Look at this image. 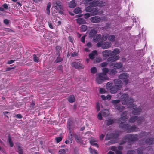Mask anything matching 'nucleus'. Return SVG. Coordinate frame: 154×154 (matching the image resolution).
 <instances>
[{
    "label": "nucleus",
    "mask_w": 154,
    "mask_h": 154,
    "mask_svg": "<svg viewBox=\"0 0 154 154\" xmlns=\"http://www.w3.org/2000/svg\"><path fill=\"white\" fill-rule=\"evenodd\" d=\"M119 128L126 131L128 133L135 132L139 129V128L135 125L130 126L129 124L124 123H120L119 125Z\"/></svg>",
    "instance_id": "nucleus-1"
},
{
    "label": "nucleus",
    "mask_w": 154,
    "mask_h": 154,
    "mask_svg": "<svg viewBox=\"0 0 154 154\" xmlns=\"http://www.w3.org/2000/svg\"><path fill=\"white\" fill-rule=\"evenodd\" d=\"M121 103L123 105H127L134 102V100L132 97H129L128 94H123L121 96Z\"/></svg>",
    "instance_id": "nucleus-2"
},
{
    "label": "nucleus",
    "mask_w": 154,
    "mask_h": 154,
    "mask_svg": "<svg viewBox=\"0 0 154 154\" xmlns=\"http://www.w3.org/2000/svg\"><path fill=\"white\" fill-rule=\"evenodd\" d=\"M127 135L128 139L127 144L129 146L133 145L138 139V135L137 134H130Z\"/></svg>",
    "instance_id": "nucleus-3"
},
{
    "label": "nucleus",
    "mask_w": 154,
    "mask_h": 154,
    "mask_svg": "<svg viewBox=\"0 0 154 154\" xmlns=\"http://www.w3.org/2000/svg\"><path fill=\"white\" fill-rule=\"evenodd\" d=\"M106 75L101 73L98 74V77L96 79V81L98 84H101L103 81L108 79Z\"/></svg>",
    "instance_id": "nucleus-4"
},
{
    "label": "nucleus",
    "mask_w": 154,
    "mask_h": 154,
    "mask_svg": "<svg viewBox=\"0 0 154 154\" xmlns=\"http://www.w3.org/2000/svg\"><path fill=\"white\" fill-rule=\"evenodd\" d=\"M71 65L75 69H83L84 67V66L80 62H73L71 63Z\"/></svg>",
    "instance_id": "nucleus-5"
},
{
    "label": "nucleus",
    "mask_w": 154,
    "mask_h": 154,
    "mask_svg": "<svg viewBox=\"0 0 154 154\" xmlns=\"http://www.w3.org/2000/svg\"><path fill=\"white\" fill-rule=\"evenodd\" d=\"M107 59V61L109 63H112L118 60L119 58L118 55H113L110 56Z\"/></svg>",
    "instance_id": "nucleus-6"
},
{
    "label": "nucleus",
    "mask_w": 154,
    "mask_h": 154,
    "mask_svg": "<svg viewBox=\"0 0 154 154\" xmlns=\"http://www.w3.org/2000/svg\"><path fill=\"white\" fill-rule=\"evenodd\" d=\"M102 54L104 59H107L109 56H111V51L110 50L103 51Z\"/></svg>",
    "instance_id": "nucleus-7"
},
{
    "label": "nucleus",
    "mask_w": 154,
    "mask_h": 154,
    "mask_svg": "<svg viewBox=\"0 0 154 154\" xmlns=\"http://www.w3.org/2000/svg\"><path fill=\"white\" fill-rule=\"evenodd\" d=\"M115 85L118 89L121 90L122 86L123 83L122 81L119 79H115L114 80Z\"/></svg>",
    "instance_id": "nucleus-8"
},
{
    "label": "nucleus",
    "mask_w": 154,
    "mask_h": 154,
    "mask_svg": "<svg viewBox=\"0 0 154 154\" xmlns=\"http://www.w3.org/2000/svg\"><path fill=\"white\" fill-rule=\"evenodd\" d=\"M127 115V113L126 111L123 112L121 113L120 118V120L122 122L121 123H123L128 118V116Z\"/></svg>",
    "instance_id": "nucleus-9"
},
{
    "label": "nucleus",
    "mask_w": 154,
    "mask_h": 154,
    "mask_svg": "<svg viewBox=\"0 0 154 154\" xmlns=\"http://www.w3.org/2000/svg\"><path fill=\"white\" fill-rule=\"evenodd\" d=\"M101 19L98 16H95L92 17L90 18V20L91 22L95 23H99L101 21Z\"/></svg>",
    "instance_id": "nucleus-10"
},
{
    "label": "nucleus",
    "mask_w": 154,
    "mask_h": 154,
    "mask_svg": "<svg viewBox=\"0 0 154 154\" xmlns=\"http://www.w3.org/2000/svg\"><path fill=\"white\" fill-rule=\"evenodd\" d=\"M54 8L56 10H58L59 9L62 10L63 9V7L60 1L56 2L54 4Z\"/></svg>",
    "instance_id": "nucleus-11"
},
{
    "label": "nucleus",
    "mask_w": 154,
    "mask_h": 154,
    "mask_svg": "<svg viewBox=\"0 0 154 154\" xmlns=\"http://www.w3.org/2000/svg\"><path fill=\"white\" fill-rule=\"evenodd\" d=\"M145 143L149 145H151L154 144V138L150 137L146 139L145 140Z\"/></svg>",
    "instance_id": "nucleus-12"
},
{
    "label": "nucleus",
    "mask_w": 154,
    "mask_h": 154,
    "mask_svg": "<svg viewBox=\"0 0 154 154\" xmlns=\"http://www.w3.org/2000/svg\"><path fill=\"white\" fill-rule=\"evenodd\" d=\"M142 111V109L140 108H136L132 111V113L134 115H138L140 114Z\"/></svg>",
    "instance_id": "nucleus-13"
},
{
    "label": "nucleus",
    "mask_w": 154,
    "mask_h": 154,
    "mask_svg": "<svg viewBox=\"0 0 154 154\" xmlns=\"http://www.w3.org/2000/svg\"><path fill=\"white\" fill-rule=\"evenodd\" d=\"M97 30L96 28H94L91 29L89 33V37H94L97 33Z\"/></svg>",
    "instance_id": "nucleus-14"
},
{
    "label": "nucleus",
    "mask_w": 154,
    "mask_h": 154,
    "mask_svg": "<svg viewBox=\"0 0 154 154\" xmlns=\"http://www.w3.org/2000/svg\"><path fill=\"white\" fill-rule=\"evenodd\" d=\"M71 136H72V137H74L75 138L77 142L79 143L80 142L81 138L79 134L74 133L71 134Z\"/></svg>",
    "instance_id": "nucleus-15"
},
{
    "label": "nucleus",
    "mask_w": 154,
    "mask_h": 154,
    "mask_svg": "<svg viewBox=\"0 0 154 154\" xmlns=\"http://www.w3.org/2000/svg\"><path fill=\"white\" fill-rule=\"evenodd\" d=\"M129 76V74L125 72L119 75L118 77L119 79L123 80L128 79Z\"/></svg>",
    "instance_id": "nucleus-16"
},
{
    "label": "nucleus",
    "mask_w": 154,
    "mask_h": 154,
    "mask_svg": "<svg viewBox=\"0 0 154 154\" xmlns=\"http://www.w3.org/2000/svg\"><path fill=\"white\" fill-rule=\"evenodd\" d=\"M111 45V43L109 42H106L103 44L102 48L103 49H108Z\"/></svg>",
    "instance_id": "nucleus-17"
},
{
    "label": "nucleus",
    "mask_w": 154,
    "mask_h": 154,
    "mask_svg": "<svg viewBox=\"0 0 154 154\" xmlns=\"http://www.w3.org/2000/svg\"><path fill=\"white\" fill-rule=\"evenodd\" d=\"M76 20L77 23L79 25L86 24V21L83 18H79L76 19Z\"/></svg>",
    "instance_id": "nucleus-18"
},
{
    "label": "nucleus",
    "mask_w": 154,
    "mask_h": 154,
    "mask_svg": "<svg viewBox=\"0 0 154 154\" xmlns=\"http://www.w3.org/2000/svg\"><path fill=\"white\" fill-rule=\"evenodd\" d=\"M120 89H118L115 86H112L110 88L109 91L110 93L112 94L116 93Z\"/></svg>",
    "instance_id": "nucleus-19"
},
{
    "label": "nucleus",
    "mask_w": 154,
    "mask_h": 154,
    "mask_svg": "<svg viewBox=\"0 0 154 154\" xmlns=\"http://www.w3.org/2000/svg\"><path fill=\"white\" fill-rule=\"evenodd\" d=\"M128 139L127 135V134L122 138V140L119 143V145H122L126 143L127 142H128Z\"/></svg>",
    "instance_id": "nucleus-20"
},
{
    "label": "nucleus",
    "mask_w": 154,
    "mask_h": 154,
    "mask_svg": "<svg viewBox=\"0 0 154 154\" xmlns=\"http://www.w3.org/2000/svg\"><path fill=\"white\" fill-rule=\"evenodd\" d=\"M138 119V117L137 116H134L130 117L128 119L129 123H132L136 121Z\"/></svg>",
    "instance_id": "nucleus-21"
},
{
    "label": "nucleus",
    "mask_w": 154,
    "mask_h": 154,
    "mask_svg": "<svg viewBox=\"0 0 154 154\" xmlns=\"http://www.w3.org/2000/svg\"><path fill=\"white\" fill-rule=\"evenodd\" d=\"M97 51L96 50L93 51L92 53L90 54L89 55V56L91 60H93L94 58L95 55H97Z\"/></svg>",
    "instance_id": "nucleus-22"
},
{
    "label": "nucleus",
    "mask_w": 154,
    "mask_h": 154,
    "mask_svg": "<svg viewBox=\"0 0 154 154\" xmlns=\"http://www.w3.org/2000/svg\"><path fill=\"white\" fill-rule=\"evenodd\" d=\"M101 38V35L100 34H98L97 35H95L94 37L93 41L95 42H97L99 41Z\"/></svg>",
    "instance_id": "nucleus-23"
},
{
    "label": "nucleus",
    "mask_w": 154,
    "mask_h": 154,
    "mask_svg": "<svg viewBox=\"0 0 154 154\" xmlns=\"http://www.w3.org/2000/svg\"><path fill=\"white\" fill-rule=\"evenodd\" d=\"M123 64L122 63H115L114 66V68L116 69H119L122 67Z\"/></svg>",
    "instance_id": "nucleus-24"
},
{
    "label": "nucleus",
    "mask_w": 154,
    "mask_h": 154,
    "mask_svg": "<svg viewBox=\"0 0 154 154\" xmlns=\"http://www.w3.org/2000/svg\"><path fill=\"white\" fill-rule=\"evenodd\" d=\"M114 108L117 109L120 112L122 111L125 108L123 106H121L118 104L114 105Z\"/></svg>",
    "instance_id": "nucleus-25"
},
{
    "label": "nucleus",
    "mask_w": 154,
    "mask_h": 154,
    "mask_svg": "<svg viewBox=\"0 0 154 154\" xmlns=\"http://www.w3.org/2000/svg\"><path fill=\"white\" fill-rule=\"evenodd\" d=\"M69 6L70 8H73L76 6V4L75 2V0H72L70 2L69 4Z\"/></svg>",
    "instance_id": "nucleus-26"
},
{
    "label": "nucleus",
    "mask_w": 154,
    "mask_h": 154,
    "mask_svg": "<svg viewBox=\"0 0 154 154\" xmlns=\"http://www.w3.org/2000/svg\"><path fill=\"white\" fill-rule=\"evenodd\" d=\"M103 116H108L109 114V111L108 109H104L101 111Z\"/></svg>",
    "instance_id": "nucleus-27"
},
{
    "label": "nucleus",
    "mask_w": 154,
    "mask_h": 154,
    "mask_svg": "<svg viewBox=\"0 0 154 154\" xmlns=\"http://www.w3.org/2000/svg\"><path fill=\"white\" fill-rule=\"evenodd\" d=\"M116 120V119H108L107 121L106 125L108 126L114 123Z\"/></svg>",
    "instance_id": "nucleus-28"
},
{
    "label": "nucleus",
    "mask_w": 154,
    "mask_h": 154,
    "mask_svg": "<svg viewBox=\"0 0 154 154\" xmlns=\"http://www.w3.org/2000/svg\"><path fill=\"white\" fill-rule=\"evenodd\" d=\"M72 136H71V134L70 136H69L68 139L66 140L65 143L66 144L72 143Z\"/></svg>",
    "instance_id": "nucleus-29"
},
{
    "label": "nucleus",
    "mask_w": 154,
    "mask_h": 154,
    "mask_svg": "<svg viewBox=\"0 0 154 154\" xmlns=\"http://www.w3.org/2000/svg\"><path fill=\"white\" fill-rule=\"evenodd\" d=\"M94 8V7L90 5L86 7L85 10L87 12L91 13Z\"/></svg>",
    "instance_id": "nucleus-30"
},
{
    "label": "nucleus",
    "mask_w": 154,
    "mask_h": 154,
    "mask_svg": "<svg viewBox=\"0 0 154 154\" xmlns=\"http://www.w3.org/2000/svg\"><path fill=\"white\" fill-rule=\"evenodd\" d=\"M68 100L70 103H72L75 101V99L73 95H71L68 97Z\"/></svg>",
    "instance_id": "nucleus-31"
},
{
    "label": "nucleus",
    "mask_w": 154,
    "mask_h": 154,
    "mask_svg": "<svg viewBox=\"0 0 154 154\" xmlns=\"http://www.w3.org/2000/svg\"><path fill=\"white\" fill-rule=\"evenodd\" d=\"M120 50L118 48H116L114 49L112 51H111V56L113 55H117L119 53Z\"/></svg>",
    "instance_id": "nucleus-32"
},
{
    "label": "nucleus",
    "mask_w": 154,
    "mask_h": 154,
    "mask_svg": "<svg viewBox=\"0 0 154 154\" xmlns=\"http://www.w3.org/2000/svg\"><path fill=\"white\" fill-rule=\"evenodd\" d=\"M100 0H94L93 1L91 2L90 4L94 7H96L98 5Z\"/></svg>",
    "instance_id": "nucleus-33"
},
{
    "label": "nucleus",
    "mask_w": 154,
    "mask_h": 154,
    "mask_svg": "<svg viewBox=\"0 0 154 154\" xmlns=\"http://www.w3.org/2000/svg\"><path fill=\"white\" fill-rule=\"evenodd\" d=\"M87 29V27L86 25H83L81 26L80 29V31L82 32H85Z\"/></svg>",
    "instance_id": "nucleus-34"
},
{
    "label": "nucleus",
    "mask_w": 154,
    "mask_h": 154,
    "mask_svg": "<svg viewBox=\"0 0 154 154\" xmlns=\"http://www.w3.org/2000/svg\"><path fill=\"white\" fill-rule=\"evenodd\" d=\"M144 120V118L143 117H140L137 119V123L138 125H140Z\"/></svg>",
    "instance_id": "nucleus-35"
},
{
    "label": "nucleus",
    "mask_w": 154,
    "mask_h": 154,
    "mask_svg": "<svg viewBox=\"0 0 154 154\" xmlns=\"http://www.w3.org/2000/svg\"><path fill=\"white\" fill-rule=\"evenodd\" d=\"M91 13L93 15H96L98 14V9L97 7L94 8Z\"/></svg>",
    "instance_id": "nucleus-36"
},
{
    "label": "nucleus",
    "mask_w": 154,
    "mask_h": 154,
    "mask_svg": "<svg viewBox=\"0 0 154 154\" xmlns=\"http://www.w3.org/2000/svg\"><path fill=\"white\" fill-rule=\"evenodd\" d=\"M145 149L144 147H141L138 148L137 150V152L138 154H143L144 150Z\"/></svg>",
    "instance_id": "nucleus-37"
},
{
    "label": "nucleus",
    "mask_w": 154,
    "mask_h": 154,
    "mask_svg": "<svg viewBox=\"0 0 154 154\" xmlns=\"http://www.w3.org/2000/svg\"><path fill=\"white\" fill-rule=\"evenodd\" d=\"M116 38V37L114 35H111L109 37L108 40L111 42H113L115 41Z\"/></svg>",
    "instance_id": "nucleus-38"
},
{
    "label": "nucleus",
    "mask_w": 154,
    "mask_h": 154,
    "mask_svg": "<svg viewBox=\"0 0 154 154\" xmlns=\"http://www.w3.org/2000/svg\"><path fill=\"white\" fill-rule=\"evenodd\" d=\"M109 34H105L101 36V39L103 41H106L108 38Z\"/></svg>",
    "instance_id": "nucleus-39"
},
{
    "label": "nucleus",
    "mask_w": 154,
    "mask_h": 154,
    "mask_svg": "<svg viewBox=\"0 0 154 154\" xmlns=\"http://www.w3.org/2000/svg\"><path fill=\"white\" fill-rule=\"evenodd\" d=\"M8 140L10 146L11 147H13L14 146V143L12 140L11 137L10 136L8 137Z\"/></svg>",
    "instance_id": "nucleus-40"
},
{
    "label": "nucleus",
    "mask_w": 154,
    "mask_h": 154,
    "mask_svg": "<svg viewBox=\"0 0 154 154\" xmlns=\"http://www.w3.org/2000/svg\"><path fill=\"white\" fill-rule=\"evenodd\" d=\"M33 60L34 62L38 63L39 61V57H37L35 54H33Z\"/></svg>",
    "instance_id": "nucleus-41"
},
{
    "label": "nucleus",
    "mask_w": 154,
    "mask_h": 154,
    "mask_svg": "<svg viewBox=\"0 0 154 154\" xmlns=\"http://www.w3.org/2000/svg\"><path fill=\"white\" fill-rule=\"evenodd\" d=\"M55 50L57 52V54L59 55L60 53V52L61 51L62 48L61 47L58 45L56 47Z\"/></svg>",
    "instance_id": "nucleus-42"
},
{
    "label": "nucleus",
    "mask_w": 154,
    "mask_h": 154,
    "mask_svg": "<svg viewBox=\"0 0 154 154\" xmlns=\"http://www.w3.org/2000/svg\"><path fill=\"white\" fill-rule=\"evenodd\" d=\"M59 56L57 57V59L55 60V62L56 63H58L59 62H60L62 61L63 60V59L62 58L60 57V54H58Z\"/></svg>",
    "instance_id": "nucleus-43"
},
{
    "label": "nucleus",
    "mask_w": 154,
    "mask_h": 154,
    "mask_svg": "<svg viewBox=\"0 0 154 154\" xmlns=\"http://www.w3.org/2000/svg\"><path fill=\"white\" fill-rule=\"evenodd\" d=\"M120 101L121 100L119 99L114 100H112L111 101V102L114 105L118 104L119 103Z\"/></svg>",
    "instance_id": "nucleus-44"
},
{
    "label": "nucleus",
    "mask_w": 154,
    "mask_h": 154,
    "mask_svg": "<svg viewBox=\"0 0 154 154\" xmlns=\"http://www.w3.org/2000/svg\"><path fill=\"white\" fill-rule=\"evenodd\" d=\"M73 12L75 14H79L81 13L82 11L80 8H77L74 10Z\"/></svg>",
    "instance_id": "nucleus-45"
},
{
    "label": "nucleus",
    "mask_w": 154,
    "mask_h": 154,
    "mask_svg": "<svg viewBox=\"0 0 154 154\" xmlns=\"http://www.w3.org/2000/svg\"><path fill=\"white\" fill-rule=\"evenodd\" d=\"M90 152L91 154H98L97 151L95 149H92L91 147L89 148Z\"/></svg>",
    "instance_id": "nucleus-46"
},
{
    "label": "nucleus",
    "mask_w": 154,
    "mask_h": 154,
    "mask_svg": "<svg viewBox=\"0 0 154 154\" xmlns=\"http://www.w3.org/2000/svg\"><path fill=\"white\" fill-rule=\"evenodd\" d=\"M113 83L111 82H108L106 84V88L109 89L112 86Z\"/></svg>",
    "instance_id": "nucleus-47"
},
{
    "label": "nucleus",
    "mask_w": 154,
    "mask_h": 154,
    "mask_svg": "<svg viewBox=\"0 0 154 154\" xmlns=\"http://www.w3.org/2000/svg\"><path fill=\"white\" fill-rule=\"evenodd\" d=\"M117 72V71L116 70V69H115L114 68V69H111L109 71V74L110 75H114L116 74Z\"/></svg>",
    "instance_id": "nucleus-48"
},
{
    "label": "nucleus",
    "mask_w": 154,
    "mask_h": 154,
    "mask_svg": "<svg viewBox=\"0 0 154 154\" xmlns=\"http://www.w3.org/2000/svg\"><path fill=\"white\" fill-rule=\"evenodd\" d=\"M102 70L103 72L102 73H104L105 75H106V74L108 73L109 71V69L106 68H103Z\"/></svg>",
    "instance_id": "nucleus-49"
},
{
    "label": "nucleus",
    "mask_w": 154,
    "mask_h": 154,
    "mask_svg": "<svg viewBox=\"0 0 154 154\" xmlns=\"http://www.w3.org/2000/svg\"><path fill=\"white\" fill-rule=\"evenodd\" d=\"M91 73L95 74L97 72V70L96 67H93L91 68Z\"/></svg>",
    "instance_id": "nucleus-50"
},
{
    "label": "nucleus",
    "mask_w": 154,
    "mask_h": 154,
    "mask_svg": "<svg viewBox=\"0 0 154 154\" xmlns=\"http://www.w3.org/2000/svg\"><path fill=\"white\" fill-rule=\"evenodd\" d=\"M55 140L57 143H58L62 141V138L61 137H56L55 138Z\"/></svg>",
    "instance_id": "nucleus-51"
},
{
    "label": "nucleus",
    "mask_w": 154,
    "mask_h": 154,
    "mask_svg": "<svg viewBox=\"0 0 154 154\" xmlns=\"http://www.w3.org/2000/svg\"><path fill=\"white\" fill-rule=\"evenodd\" d=\"M108 63L107 61L101 63L100 66L103 67H106L108 64Z\"/></svg>",
    "instance_id": "nucleus-52"
},
{
    "label": "nucleus",
    "mask_w": 154,
    "mask_h": 154,
    "mask_svg": "<svg viewBox=\"0 0 154 154\" xmlns=\"http://www.w3.org/2000/svg\"><path fill=\"white\" fill-rule=\"evenodd\" d=\"M136 152L133 150H129L127 151V154H136Z\"/></svg>",
    "instance_id": "nucleus-53"
},
{
    "label": "nucleus",
    "mask_w": 154,
    "mask_h": 154,
    "mask_svg": "<svg viewBox=\"0 0 154 154\" xmlns=\"http://www.w3.org/2000/svg\"><path fill=\"white\" fill-rule=\"evenodd\" d=\"M106 92V91L103 88H100L99 90V93L100 94H104Z\"/></svg>",
    "instance_id": "nucleus-54"
},
{
    "label": "nucleus",
    "mask_w": 154,
    "mask_h": 154,
    "mask_svg": "<svg viewBox=\"0 0 154 154\" xmlns=\"http://www.w3.org/2000/svg\"><path fill=\"white\" fill-rule=\"evenodd\" d=\"M59 154H65L66 151L64 149H60L59 151Z\"/></svg>",
    "instance_id": "nucleus-55"
},
{
    "label": "nucleus",
    "mask_w": 154,
    "mask_h": 154,
    "mask_svg": "<svg viewBox=\"0 0 154 154\" xmlns=\"http://www.w3.org/2000/svg\"><path fill=\"white\" fill-rule=\"evenodd\" d=\"M18 152L19 154H23V149L20 146L18 147Z\"/></svg>",
    "instance_id": "nucleus-56"
},
{
    "label": "nucleus",
    "mask_w": 154,
    "mask_h": 154,
    "mask_svg": "<svg viewBox=\"0 0 154 154\" xmlns=\"http://www.w3.org/2000/svg\"><path fill=\"white\" fill-rule=\"evenodd\" d=\"M35 101L32 100L30 105V107L33 109L35 108Z\"/></svg>",
    "instance_id": "nucleus-57"
},
{
    "label": "nucleus",
    "mask_w": 154,
    "mask_h": 154,
    "mask_svg": "<svg viewBox=\"0 0 154 154\" xmlns=\"http://www.w3.org/2000/svg\"><path fill=\"white\" fill-rule=\"evenodd\" d=\"M9 5V4H7L6 3H4L2 5V7L4 8H3L5 9H7L8 8V6Z\"/></svg>",
    "instance_id": "nucleus-58"
},
{
    "label": "nucleus",
    "mask_w": 154,
    "mask_h": 154,
    "mask_svg": "<svg viewBox=\"0 0 154 154\" xmlns=\"http://www.w3.org/2000/svg\"><path fill=\"white\" fill-rule=\"evenodd\" d=\"M146 132L145 131L142 132L140 133L139 134V135L140 137H142L143 136H146Z\"/></svg>",
    "instance_id": "nucleus-59"
},
{
    "label": "nucleus",
    "mask_w": 154,
    "mask_h": 154,
    "mask_svg": "<svg viewBox=\"0 0 154 154\" xmlns=\"http://www.w3.org/2000/svg\"><path fill=\"white\" fill-rule=\"evenodd\" d=\"M102 115L101 112L99 113L97 116L98 119L100 120H102Z\"/></svg>",
    "instance_id": "nucleus-60"
},
{
    "label": "nucleus",
    "mask_w": 154,
    "mask_h": 154,
    "mask_svg": "<svg viewBox=\"0 0 154 154\" xmlns=\"http://www.w3.org/2000/svg\"><path fill=\"white\" fill-rule=\"evenodd\" d=\"M90 16L91 14L89 13H86L84 15L85 18L86 19L88 18Z\"/></svg>",
    "instance_id": "nucleus-61"
},
{
    "label": "nucleus",
    "mask_w": 154,
    "mask_h": 154,
    "mask_svg": "<svg viewBox=\"0 0 154 154\" xmlns=\"http://www.w3.org/2000/svg\"><path fill=\"white\" fill-rule=\"evenodd\" d=\"M103 43L102 42H98L97 44V46L98 47H102Z\"/></svg>",
    "instance_id": "nucleus-62"
},
{
    "label": "nucleus",
    "mask_w": 154,
    "mask_h": 154,
    "mask_svg": "<svg viewBox=\"0 0 154 154\" xmlns=\"http://www.w3.org/2000/svg\"><path fill=\"white\" fill-rule=\"evenodd\" d=\"M4 23L6 25H8L9 23V20L8 19H5L4 20Z\"/></svg>",
    "instance_id": "nucleus-63"
},
{
    "label": "nucleus",
    "mask_w": 154,
    "mask_h": 154,
    "mask_svg": "<svg viewBox=\"0 0 154 154\" xmlns=\"http://www.w3.org/2000/svg\"><path fill=\"white\" fill-rule=\"evenodd\" d=\"M85 36H86V35H85L84 36H82L81 38V41L83 43H85Z\"/></svg>",
    "instance_id": "nucleus-64"
}]
</instances>
